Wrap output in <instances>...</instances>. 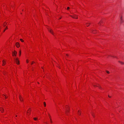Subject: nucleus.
<instances>
[{"mask_svg":"<svg viewBox=\"0 0 124 124\" xmlns=\"http://www.w3.org/2000/svg\"><path fill=\"white\" fill-rule=\"evenodd\" d=\"M120 23H124V21L123 19V17L122 16H120Z\"/></svg>","mask_w":124,"mask_h":124,"instance_id":"nucleus-1","label":"nucleus"},{"mask_svg":"<svg viewBox=\"0 0 124 124\" xmlns=\"http://www.w3.org/2000/svg\"><path fill=\"white\" fill-rule=\"evenodd\" d=\"M15 61L17 64H19V61L18 60V58H16L15 60Z\"/></svg>","mask_w":124,"mask_h":124,"instance_id":"nucleus-2","label":"nucleus"},{"mask_svg":"<svg viewBox=\"0 0 124 124\" xmlns=\"http://www.w3.org/2000/svg\"><path fill=\"white\" fill-rule=\"evenodd\" d=\"M71 16L73 18L77 19L78 18L77 16L76 15H74L72 16Z\"/></svg>","mask_w":124,"mask_h":124,"instance_id":"nucleus-3","label":"nucleus"},{"mask_svg":"<svg viewBox=\"0 0 124 124\" xmlns=\"http://www.w3.org/2000/svg\"><path fill=\"white\" fill-rule=\"evenodd\" d=\"M66 113H67V112H68L69 111V107L67 106L66 107Z\"/></svg>","mask_w":124,"mask_h":124,"instance_id":"nucleus-4","label":"nucleus"},{"mask_svg":"<svg viewBox=\"0 0 124 124\" xmlns=\"http://www.w3.org/2000/svg\"><path fill=\"white\" fill-rule=\"evenodd\" d=\"M16 52L15 51H14V52L13 53V56H16Z\"/></svg>","mask_w":124,"mask_h":124,"instance_id":"nucleus-5","label":"nucleus"},{"mask_svg":"<svg viewBox=\"0 0 124 124\" xmlns=\"http://www.w3.org/2000/svg\"><path fill=\"white\" fill-rule=\"evenodd\" d=\"M48 30H49V31L50 32V33H52L53 35H54V33L53 32V31L52 30V29H48Z\"/></svg>","mask_w":124,"mask_h":124,"instance_id":"nucleus-6","label":"nucleus"},{"mask_svg":"<svg viewBox=\"0 0 124 124\" xmlns=\"http://www.w3.org/2000/svg\"><path fill=\"white\" fill-rule=\"evenodd\" d=\"M16 46L17 47H19L20 46V45L19 43L18 42H17L16 43Z\"/></svg>","mask_w":124,"mask_h":124,"instance_id":"nucleus-7","label":"nucleus"},{"mask_svg":"<svg viewBox=\"0 0 124 124\" xmlns=\"http://www.w3.org/2000/svg\"><path fill=\"white\" fill-rule=\"evenodd\" d=\"M0 110L1 112L2 113H3V111L4 109L2 108H0Z\"/></svg>","mask_w":124,"mask_h":124,"instance_id":"nucleus-8","label":"nucleus"},{"mask_svg":"<svg viewBox=\"0 0 124 124\" xmlns=\"http://www.w3.org/2000/svg\"><path fill=\"white\" fill-rule=\"evenodd\" d=\"M3 62V65L4 66L5 64V61L4 60H3L2 61Z\"/></svg>","mask_w":124,"mask_h":124,"instance_id":"nucleus-9","label":"nucleus"},{"mask_svg":"<svg viewBox=\"0 0 124 124\" xmlns=\"http://www.w3.org/2000/svg\"><path fill=\"white\" fill-rule=\"evenodd\" d=\"M7 24V23H4L3 24V27H5L6 25Z\"/></svg>","mask_w":124,"mask_h":124,"instance_id":"nucleus-10","label":"nucleus"},{"mask_svg":"<svg viewBox=\"0 0 124 124\" xmlns=\"http://www.w3.org/2000/svg\"><path fill=\"white\" fill-rule=\"evenodd\" d=\"M19 99H20V101H22L23 100V99L22 97H19Z\"/></svg>","mask_w":124,"mask_h":124,"instance_id":"nucleus-11","label":"nucleus"},{"mask_svg":"<svg viewBox=\"0 0 124 124\" xmlns=\"http://www.w3.org/2000/svg\"><path fill=\"white\" fill-rule=\"evenodd\" d=\"M90 24V23H86V25L87 27Z\"/></svg>","mask_w":124,"mask_h":124,"instance_id":"nucleus-12","label":"nucleus"},{"mask_svg":"<svg viewBox=\"0 0 124 124\" xmlns=\"http://www.w3.org/2000/svg\"><path fill=\"white\" fill-rule=\"evenodd\" d=\"M78 114L79 115H80L81 114L79 110L78 111Z\"/></svg>","mask_w":124,"mask_h":124,"instance_id":"nucleus-13","label":"nucleus"},{"mask_svg":"<svg viewBox=\"0 0 124 124\" xmlns=\"http://www.w3.org/2000/svg\"><path fill=\"white\" fill-rule=\"evenodd\" d=\"M8 29V28L7 26H6V28H5V29H4V30L3 31V32H4L5 31Z\"/></svg>","mask_w":124,"mask_h":124,"instance_id":"nucleus-14","label":"nucleus"},{"mask_svg":"<svg viewBox=\"0 0 124 124\" xmlns=\"http://www.w3.org/2000/svg\"><path fill=\"white\" fill-rule=\"evenodd\" d=\"M31 111V110L30 109H29L27 111V113L28 114Z\"/></svg>","mask_w":124,"mask_h":124,"instance_id":"nucleus-15","label":"nucleus"},{"mask_svg":"<svg viewBox=\"0 0 124 124\" xmlns=\"http://www.w3.org/2000/svg\"><path fill=\"white\" fill-rule=\"evenodd\" d=\"M119 62L122 64H124V63L120 61H119Z\"/></svg>","mask_w":124,"mask_h":124,"instance_id":"nucleus-16","label":"nucleus"},{"mask_svg":"<svg viewBox=\"0 0 124 124\" xmlns=\"http://www.w3.org/2000/svg\"><path fill=\"white\" fill-rule=\"evenodd\" d=\"M96 31L95 30H94L92 32L93 33H94L96 32Z\"/></svg>","mask_w":124,"mask_h":124,"instance_id":"nucleus-17","label":"nucleus"},{"mask_svg":"<svg viewBox=\"0 0 124 124\" xmlns=\"http://www.w3.org/2000/svg\"><path fill=\"white\" fill-rule=\"evenodd\" d=\"M44 106L45 107L46 106V103L45 102H44Z\"/></svg>","mask_w":124,"mask_h":124,"instance_id":"nucleus-18","label":"nucleus"},{"mask_svg":"<svg viewBox=\"0 0 124 124\" xmlns=\"http://www.w3.org/2000/svg\"><path fill=\"white\" fill-rule=\"evenodd\" d=\"M20 40L22 42H23V40L22 39H20Z\"/></svg>","mask_w":124,"mask_h":124,"instance_id":"nucleus-19","label":"nucleus"},{"mask_svg":"<svg viewBox=\"0 0 124 124\" xmlns=\"http://www.w3.org/2000/svg\"><path fill=\"white\" fill-rule=\"evenodd\" d=\"M48 115H49V117L50 118H50H51V117L49 114H48Z\"/></svg>","mask_w":124,"mask_h":124,"instance_id":"nucleus-20","label":"nucleus"},{"mask_svg":"<svg viewBox=\"0 0 124 124\" xmlns=\"http://www.w3.org/2000/svg\"><path fill=\"white\" fill-rule=\"evenodd\" d=\"M34 119L35 120H37V118H34Z\"/></svg>","mask_w":124,"mask_h":124,"instance_id":"nucleus-21","label":"nucleus"},{"mask_svg":"<svg viewBox=\"0 0 124 124\" xmlns=\"http://www.w3.org/2000/svg\"><path fill=\"white\" fill-rule=\"evenodd\" d=\"M108 73V74H109V71H106Z\"/></svg>","mask_w":124,"mask_h":124,"instance_id":"nucleus-22","label":"nucleus"},{"mask_svg":"<svg viewBox=\"0 0 124 124\" xmlns=\"http://www.w3.org/2000/svg\"><path fill=\"white\" fill-rule=\"evenodd\" d=\"M70 9V8L69 7H68L67 8V9L68 10Z\"/></svg>","mask_w":124,"mask_h":124,"instance_id":"nucleus-23","label":"nucleus"},{"mask_svg":"<svg viewBox=\"0 0 124 124\" xmlns=\"http://www.w3.org/2000/svg\"><path fill=\"white\" fill-rule=\"evenodd\" d=\"M50 122H51V123H52V119H51V118H50Z\"/></svg>","mask_w":124,"mask_h":124,"instance_id":"nucleus-24","label":"nucleus"},{"mask_svg":"<svg viewBox=\"0 0 124 124\" xmlns=\"http://www.w3.org/2000/svg\"><path fill=\"white\" fill-rule=\"evenodd\" d=\"M19 53H20L19 56H20V55H21V52L20 51Z\"/></svg>","mask_w":124,"mask_h":124,"instance_id":"nucleus-25","label":"nucleus"},{"mask_svg":"<svg viewBox=\"0 0 124 124\" xmlns=\"http://www.w3.org/2000/svg\"><path fill=\"white\" fill-rule=\"evenodd\" d=\"M4 96H5V98H7V97H6V96H5V95H4Z\"/></svg>","mask_w":124,"mask_h":124,"instance_id":"nucleus-26","label":"nucleus"},{"mask_svg":"<svg viewBox=\"0 0 124 124\" xmlns=\"http://www.w3.org/2000/svg\"><path fill=\"white\" fill-rule=\"evenodd\" d=\"M27 62L28 63V61L27 60Z\"/></svg>","mask_w":124,"mask_h":124,"instance_id":"nucleus-27","label":"nucleus"},{"mask_svg":"<svg viewBox=\"0 0 124 124\" xmlns=\"http://www.w3.org/2000/svg\"><path fill=\"white\" fill-rule=\"evenodd\" d=\"M96 86H98V85H96Z\"/></svg>","mask_w":124,"mask_h":124,"instance_id":"nucleus-28","label":"nucleus"},{"mask_svg":"<svg viewBox=\"0 0 124 124\" xmlns=\"http://www.w3.org/2000/svg\"><path fill=\"white\" fill-rule=\"evenodd\" d=\"M100 23H98V24H99H99H100Z\"/></svg>","mask_w":124,"mask_h":124,"instance_id":"nucleus-29","label":"nucleus"},{"mask_svg":"<svg viewBox=\"0 0 124 124\" xmlns=\"http://www.w3.org/2000/svg\"><path fill=\"white\" fill-rule=\"evenodd\" d=\"M46 124H47V123H46Z\"/></svg>","mask_w":124,"mask_h":124,"instance_id":"nucleus-30","label":"nucleus"},{"mask_svg":"<svg viewBox=\"0 0 124 124\" xmlns=\"http://www.w3.org/2000/svg\"><path fill=\"white\" fill-rule=\"evenodd\" d=\"M99 88H101V87H100H100H99Z\"/></svg>","mask_w":124,"mask_h":124,"instance_id":"nucleus-31","label":"nucleus"},{"mask_svg":"<svg viewBox=\"0 0 124 124\" xmlns=\"http://www.w3.org/2000/svg\"><path fill=\"white\" fill-rule=\"evenodd\" d=\"M109 96V97H110L109 96Z\"/></svg>","mask_w":124,"mask_h":124,"instance_id":"nucleus-32","label":"nucleus"},{"mask_svg":"<svg viewBox=\"0 0 124 124\" xmlns=\"http://www.w3.org/2000/svg\"><path fill=\"white\" fill-rule=\"evenodd\" d=\"M33 63V62L32 63H32Z\"/></svg>","mask_w":124,"mask_h":124,"instance_id":"nucleus-33","label":"nucleus"}]
</instances>
